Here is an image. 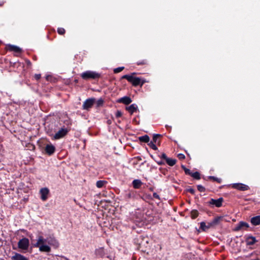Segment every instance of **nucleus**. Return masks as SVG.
<instances>
[{
	"mask_svg": "<svg viewBox=\"0 0 260 260\" xmlns=\"http://www.w3.org/2000/svg\"><path fill=\"white\" fill-rule=\"evenodd\" d=\"M137 74V73H132L131 75H124L122 76L121 79H126L133 86L136 87L140 85L141 84V78L135 77V76Z\"/></svg>",
	"mask_w": 260,
	"mask_h": 260,
	"instance_id": "f257e3e1",
	"label": "nucleus"
},
{
	"mask_svg": "<svg viewBox=\"0 0 260 260\" xmlns=\"http://www.w3.org/2000/svg\"><path fill=\"white\" fill-rule=\"evenodd\" d=\"M81 77L85 80H98L100 78H101V75L100 73L92 71H86L84 72H83L81 75Z\"/></svg>",
	"mask_w": 260,
	"mask_h": 260,
	"instance_id": "f03ea898",
	"label": "nucleus"
},
{
	"mask_svg": "<svg viewBox=\"0 0 260 260\" xmlns=\"http://www.w3.org/2000/svg\"><path fill=\"white\" fill-rule=\"evenodd\" d=\"M224 217L222 216H217L211 221L208 222V228H215L217 225H219L223 220Z\"/></svg>",
	"mask_w": 260,
	"mask_h": 260,
	"instance_id": "7ed1b4c3",
	"label": "nucleus"
},
{
	"mask_svg": "<svg viewBox=\"0 0 260 260\" xmlns=\"http://www.w3.org/2000/svg\"><path fill=\"white\" fill-rule=\"evenodd\" d=\"M69 132V128H65V126H63L53 136V139L58 140L62 138Z\"/></svg>",
	"mask_w": 260,
	"mask_h": 260,
	"instance_id": "20e7f679",
	"label": "nucleus"
},
{
	"mask_svg": "<svg viewBox=\"0 0 260 260\" xmlns=\"http://www.w3.org/2000/svg\"><path fill=\"white\" fill-rule=\"evenodd\" d=\"M139 194L137 191L134 190H129L125 192L124 198L126 201L131 200H135L138 198Z\"/></svg>",
	"mask_w": 260,
	"mask_h": 260,
	"instance_id": "39448f33",
	"label": "nucleus"
},
{
	"mask_svg": "<svg viewBox=\"0 0 260 260\" xmlns=\"http://www.w3.org/2000/svg\"><path fill=\"white\" fill-rule=\"evenodd\" d=\"M29 245V241L27 238H23L20 239L18 243V247L19 248L26 250L28 249Z\"/></svg>",
	"mask_w": 260,
	"mask_h": 260,
	"instance_id": "423d86ee",
	"label": "nucleus"
},
{
	"mask_svg": "<svg viewBox=\"0 0 260 260\" xmlns=\"http://www.w3.org/2000/svg\"><path fill=\"white\" fill-rule=\"evenodd\" d=\"M95 100L94 98L87 99L83 103L82 105V109L83 110H89L92 108L93 104L95 103Z\"/></svg>",
	"mask_w": 260,
	"mask_h": 260,
	"instance_id": "0eeeda50",
	"label": "nucleus"
},
{
	"mask_svg": "<svg viewBox=\"0 0 260 260\" xmlns=\"http://www.w3.org/2000/svg\"><path fill=\"white\" fill-rule=\"evenodd\" d=\"M159 156L160 159L165 160L166 162L170 166H173L176 163L177 160L176 159L168 157L165 153H162L160 155H159Z\"/></svg>",
	"mask_w": 260,
	"mask_h": 260,
	"instance_id": "6e6552de",
	"label": "nucleus"
},
{
	"mask_svg": "<svg viewBox=\"0 0 260 260\" xmlns=\"http://www.w3.org/2000/svg\"><path fill=\"white\" fill-rule=\"evenodd\" d=\"M232 187L241 191H245L249 189V187L248 185L241 183H233L232 184Z\"/></svg>",
	"mask_w": 260,
	"mask_h": 260,
	"instance_id": "1a4fd4ad",
	"label": "nucleus"
},
{
	"mask_svg": "<svg viewBox=\"0 0 260 260\" xmlns=\"http://www.w3.org/2000/svg\"><path fill=\"white\" fill-rule=\"evenodd\" d=\"M223 202V199L222 198H220L217 200L211 199L208 202V204L214 205L216 207H220L222 206Z\"/></svg>",
	"mask_w": 260,
	"mask_h": 260,
	"instance_id": "9d476101",
	"label": "nucleus"
},
{
	"mask_svg": "<svg viewBox=\"0 0 260 260\" xmlns=\"http://www.w3.org/2000/svg\"><path fill=\"white\" fill-rule=\"evenodd\" d=\"M41 199L43 201H45L48 199V196L49 193V189L47 187H44L40 189Z\"/></svg>",
	"mask_w": 260,
	"mask_h": 260,
	"instance_id": "9b49d317",
	"label": "nucleus"
},
{
	"mask_svg": "<svg viewBox=\"0 0 260 260\" xmlns=\"http://www.w3.org/2000/svg\"><path fill=\"white\" fill-rule=\"evenodd\" d=\"M45 151L48 155H51L55 152V147L52 144H48L45 146Z\"/></svg>",
	"mask_w": 260,
	"mask_h": 260,
	"instance_id": "f8f14e48",
	"label": "nucleus"
},
{
	"mask_svg": "<svg viewBox=\"0 0 260 260\" xmlns=\"http://www.w3.org/2000/svg\"><path fill=\"white\" fill-rule=\"evenodd\" d=\"M245 242L247 245L251 246L257 242V240H256L254 237L251 235H247L245 236Z\"/></svg>",
	"mask_w": 260,
	"mask_h": 260,
	"instance_id": "ddd939ff",
	"label": "nucleus"
},
{
	"mask_svg": "<svg viewBox=\"0 0 260 260\" xmlns=\"http://www.w3.org/2000/svg\"><path fill=\"white\" fill-rule=\"evenodd\" d=\"M118 103H122L124 105H128L132 102L131 98L127 96H124L122 98H119L117 100Z\"/></svg>",
	"mask_w": 260,
	"mask_h": 260,
	"instance_id": "4468645a",
	"label": "nucleus"
},
{
	"mask_svg": "<svg viewBox=\"0 0 260 260\" xmlns=\"http://www.w3.org/2000/svg\"><path fill=\"white\" fill-rule=\"evenodd\" d=\"M249 227V224L244 221H240L234 229L235 231H239L241 230L247 229Z\"/></svg>",
	"mask_w": 260,
	"mask_h": 260,
	"instance_id": "2eb2a0df",
	"label": "nucleus"
},
{
	"mask_svg": "<svg viewBox=\"0 0 260 260\" xmlns=\"http://www.w3.org/2000/svg\"><path fill=\"white\" fill-rule=\"evenodd\" d=\"M95 254L98 257L103 258L106 256L107 253L103 247H100L95 249Z\"/></svg>",
	"mask_w": 260,
	"mask_h": 260,
	"instance_id": "dca6fc26",
	"label": "nucleus"
},
{
	"mask_svg": "<svg viewBox=\"0 0 260 260\" xmlns=\"http://www.w3.org/2000/svg\"><path fill=\"white\" fill-rule=\"evenodd\" d=\"M126 110L132 115L134 112H136L138 111V106L135 104H132L129 106L126 107Z\"/></svg>",
	"mask_w": 260,
	"mask_h": 260,
	"instance_id": "f3484780",
	"label": "nucleus"
},
{
	"mask_svg": "<svg viewBox=\"0 0 260 260\" xmlns=\"http://www.w3.org/2000/svg\"><path fill=\"white\" fill-rule=\"evenodd\" d=\"M7 47V49L9 51H14V52H15L16 53H20L22 52L21 49L16 46L13 45H8Z\"/></svg>",
	"mask_w": 260,
	"mask_h": 260,
	"instance_id": "a211bd4d",
	"label": "nucleus"
},
{
	"mask_svg": "<svg viewBox=\"0 0 260 260\" xmlns=\"http://www.w3.org/2000/svg\"><path fill=\"white\" fill-rule=\"evenodd\" d=\"M12 260H29L28 258L25 257L24 255L15 252L14 255L11 257Z\"/></svg>",
	"mask_w": 260,
	"mask_h": 260,
	"instance_id": "6ab92c4d",
	"label": "nucleus"
},
{
	"mask_svg": "<svg viewBox=\"0 0 260 260\" xmlns=\"http://www.w3.org/2000/svg\"><path fill=\"white\" fill-rule=\"evenodd\" d=\"M162 137V135L160 134H154L153 136L152 141L154 143H156L158 145H160V140L159 138Z\"/></svg>",
	"mask_w": 260,
	"mask_h": 260,
	"instance_id": "aec40b11",
	"label": "nucleus"
},
{
	"mask_svg": "<svg viewBox=\"0 0 260 260\" xmlns=\"http://www.w3.org/2000/svg\"><path fill=\"white\" fill-rule=\"evenodd\" d=\"M143 183L139 179H135L132 182V185L135 189H139L141 187Z\"/></svg>",
	"mask_w": 260,
	"mask_h": 260,
	"instance_id": "412c9836",
	"label": "nucleus"
},
{
	"mask_svg": "<svg viewBox=\"0 0 260 260\" xmlns=\"http://www.w3.org/2000/svg\"><path fill=\"white\" fill-rule=\"evenodd\" d=\"M250 222L253 225H258L260 224V215L252 217L250 219Z\"/></svg>",
	"mask_w": 260,
	"mask_h": 260,
	"instance_id": "4be33fe9",
	"label": "nucleus"
},
{
	"mask_svg": "<svg viewBox=\"0 0 260 260\" xmlns=\"http://www.w3.org/2000/svg\"><path fill=\"white\" fill-rule=\"evenodd\" d=\"M46 242V240L45 239L43 236H39L38 237V239L37 240V243L34 245L35 247H38L41 245H44V243Z\"/></svg>",
	"mask_w": 260,
	"mask_h": 260,
	"instance_id": "5701e85b",
	"label": "nucleus"
},
{
	"mask_svg": "<svg viewBox=\"0 0 260 260\" xmlns=\"http://www.w3.org/2000/svg\"><path fill=\"white\" fill-rule=\"evenodd\" d=\"M63 123L64 124L65 128H69V132L71 129V126L72 125V120L68 117L66 119H65L63 121Z\"/></svg>",
	"mask_w": 260,
	"mask_h": 260,
	"instance_id": "b1692460",
	"label": "nucleus"
},
{
	"mask_svg": "<svg viewBox=\"0 0 260 260\" xmlns=\"http://www.w3.org/2000/svg\"><path fill=\"white\" fill-rule=\"evenodd\" d=\"M38 247L39 248L40 251L41 252H49L51 251V248L47 245H41Z\"/></svg>",
	"mask_w": 260,
	"mask_h": 260,
	"instance_id": "393cba45",
	"label": "nucleus"
},
{
	"mask_svg": "<svg viewBox=\"0 0 260 260\" xmlns=\"http://www.w3.org/2000/svg\"><path fill=\"white\" fill-rule=\"evenodd\" d=\"M138 139H139V140L141 142H143V143H148L149 142V141H150V138L147 135H145L144 136H142L139 137L138 138Z\"/></svg>",
	"mask_w": 260,
	"mask_h": 260,
	"instance_id": "a878e982",
	"label": "nucleus"
},
{
	"mask_svg": "<svg viewBox=\"0 0 260 260\" xmlns=\"http://www.w3.org/2000/svg\"><path fill=\"white\" fill-rule=\"evenodd\" d=\"M107 184V181L105 180H99L96 183V186L98 188H102Z\"/></svg>",
	"mask_w": 260,
	"mask_h": 260,
	"instance_id": "bb28decb",
	"label": "nucleus"
},
{
	"mask_svg": "<svg viewBox=\"0 0 260 260\" xmlns=\"http://www.w3.org/2000/svg\"><path fill=\"white\" fill-rule=\"evenodd\" d=\"M136 64L137 66H147L148 64V61L146 59L138 60Z\"/></svg>",
	"mask_w": 260,
	"mask_h": 260,
	"instance_id": "cd10ccee",
	"label": "nucleus"
},
{
	"mask_svg": "<svg viewBox=\"0 0 260 260\" xmlns=\"http://www.w3.org/2000/svg\"><path fill=\"white\" fill-rule=\"evenodd\" d=\"M199 213L197 210L193 209L190 212V217L192 219H196L199 216Z\"/></svg>",
	"mask_w": 260,
	"mask_h": 260,
	"instance_id": "c85d7f7f",
	"label": "nucleus"
},
{
	"mask_svg": "<svg viewBox=\"0 0 260 260\" xmlns=\"http://www.w3.org/2000/svg\"><path fill=\"white\" fill-rule=\"evenodd\" d=\"M200 229L203 231H206L207 230L209 229H211L210 228H208V224L206 225V223L204 221L203 222H201L200 223Z\"/></svg>",
	"mask_w": 260,
	"mask_h": 260,
	"instance_id": "c756f323",
	"label": "nucleus"
},
{
	"mask_svg": "<svg viewBox=\"0 0 260 260\" xmlns=\"http://www.w3.org/2000/svg\"><path fill=\"white\" fill-rule=\"evenodd\" d=\"M48 243L49 244L53 245L56 246L57 247L59 245L58 242L57 241V240H55L54 238H52V239H51L49 240L48 241Z\"/></svg>",
	"mask_w": 260,
	"mask_h": 260,
	"instance_id": "7c9ffc66",
	"label": "nucleus"
},
{
	"mask_svg": "<svg viewBox=\"0 0 260 260\" xmlns=\"http://www.w3.org/2000/svg\"><path fill=\"white\" fill-rule=\"evenodd\" d=\"M190 176H191L192 177H193V178H194L195 179H197V180H199L201 179L200 174L198 172L192 173Z\"/></svg>",
	"mask_w": 260,
	"mask_h": 260,
	"instance_id": "2f4dec72",
	"label": "nucleus"
},
{
	"mask_svg": "<svg viewBox=\"0 0 260 260\" xmlns=\"http://www.w3.org/2000/svg\"><path fill=\"white\" fill-rule=\"evenodd\" d=\"M181 168L184 171L186 175L191 176L192 172L189 169L186 168L184 165H181Z\"/></svg>",
	"mask_w": 260,
	"mask_h": 260,
	"instance_id": "473e14b6",
	"label": "nucleus"
},
{
	"mask_svg": "<svg viewBox=\"0 0 260 260\" xmlns=\"http://www.w3.org/2000/svg\"><path fill=\"white\" fill-rule=\"evenodd\" d=\"M148 145L154 150H157L158 149L157 146L153 142L150 141L148 143Z\"/></svg>",
	"mask_w": 260,
	"mask_h": 260,
	"instance_id": "72a5a7b5",
	"label": "nucleus"
},
{
	"mask_svg": "<svg viewBox=\"0 0 260 260\" xmlns=\"http://www.w3.org/2000/svg\"><path fill=\"white\" fill-rule=\"evenodd\" d=\"M209 179H211V180H213L214 181H216V182H217L218 183H220L221 182V181H222L221 179L217 178V177H214V176H209Z\"/></svg>",
	"mask_w": 260,
	"mask_h": 260,
	"instance_id": "f704fd0d",
	"label": "nucleus"
},
{
	"mask_svg": "<svg viewBox=\"0 0 260 260\" xmlns=\"http://www.w3.org/2000/svg\"><path fill=\"white\" fill-rule=\"evenodd\" d=\"M104 100L101 98L96 102V105L97 107H101L103 105Z\"/></svg>",
	"mask_w": 260,
	"mask_h": 260,
	"instance_id": "c9c22d12",
	"label": "nucleus"
},
{
	"mask_svg": "<svg viewBox=\"0 0 260 260\" xmlns=\"http://www.w3.org/2000/svg\"><path fill=\"white\" fill-rule=\"evenodd\" d=\"M57 32L60 35H63L66 32V30L62 27H58Z\"/></svg>",
	"mask_w": 260,
	"mask_h": 260,
	"instance_id": "e433bc0d",
	"label": "nucleus"
},
{
	"mask_svg": "<svg viewBox=\"0 0 260 260\" xmlns=\"http://www.w3.org/2000/svg\"><path fill=\"white\" fill-rule=\"evenodd\" d=\"M124 67H120L117 68L114 70V73L115 74L120 73V72L123 71L124 70Z\"/></svg>",
	"mask_w": 260,
	"mask_h": 260,
	"instance_id": "4c0bfd02",
	"label": "nucleus"
},
{
	"mask_svg": "<svg viewBox=\"0 0 260 260\" xmlns=\"http://www.w3.org/2000/svg\"><path fill=\"white\" fill-rule=\"evenodd\" d=\"M186 191L187 192L190 193L191 194H193V195L194 194V193H195L194 189L190 186H189L188 188H187L186 189Z\"/></svg>",
	"mask_w": 260,
	"mask_h": 260,
	"instance_id": "58836bf2",
	"label": "nucleus"
},
{
	"mask_svg": "<svg viewBox=\"0 0 260 260\" xmlns=\"http://www.w3.org/2000/svg\"><path fill=\"white\" fill-rule=\"evenodd\" d=\"M197 188L200 192H204L206 190L205 188L201 185H198Z\"/></svg>",
	"mask_w": 260,
	"mask_h": 260,
	"instance_id": "ea45409f",
	"label": "nucleus"
},
{
	"mask_svg": "<svg viewBox=\"0 0 260 260\" xmlns=\"http://www.w3.org/2000/svg\"><path fill=\"white\" fill-rule=\"evenodd\" d=\"M122 115V113L120 111L117 110L116 112L115 116L117 118H119L121 117Z\"/></svg>",
	"mask_w": 260,
	"mask_h": 260,
	"instance_id": "a19ab883",
	"label": "nucleus"
},
{
	"mask_svg": "<svg viewBox=\"0 0 260 260\" xmlns=\"http://www.w3.org/2000/svg\"><path fill=\"white\" fill-rule=\"evenodd\" d=\"M159 171H160V172L161 173H162L164 175H166L167 174V173L168 172V170L167 169H164L162 168H160L159 169Z\"/></svg>",
	"mask_w": 260,
	"mask_h": 260,
	"instance_id": "79ce46f5",
	"label": "nucleus"
},
{
	"mask_svg": "<svg viewBox=\"0 0 260 260\" xmlns=\"http://www.w3.org/2000/svg\"><path fill=\"white\" fill-rule=\"evenodd\" d=\"M179 159H184L185 158V155L182 153H179L177 155Z\"/></svg>",
	"mask_w": 260,
	"mask_h": 260,
	"instance_id": "37998d69",
	"label": "nucleus"
},
{
	"mask_svg": "<svg viewBox=\"0 0 260 260\" xmlns=\"http://www.w3.org/2000/svg\"><path fill=\"white\" fill-rule=\"evenodd\" d=\"M155 161L156 162V163L158 165H165V162L162 160L163 159H160V160H156L155 159H154Z\"/></svg>",
	"mask_w": 260,
	"mask_h": 260,
	"instance_id": "c03bdc74",
	"label": "nucleus"
},
{
	"mask_svg": "<svg viewBox=\"0 0 260 260\" xmlns=\"http://www.w3.org/2000/svg\"><path fill=\"white\" fill-rule=\"evenodd\" d=\"M153 197L154 198H155V199H158V200H160V197H159V195H158V194H157V193H156V192H154V193H153Z\"/></svg>",
	"mask_w": 260,
	"mask_h": 260,
	"instance_id": "a18cd8bd",
	"label": "nucleus"
},
{
	"mask_svg": "<svg viewBox=\"0 0 260 260\" xmlns=\"http://www.w3.org/2000/svg\"><path fill=\"white\" fill-rule=\"evenodd\" d=\"M34 77L36 80H39L41 78V74H35Z\"/></svg>",
	"mask_w": 260,
	"mask_h": 260,
	"instance_id": "49530a36",
	"label": "nucleus"
},
{
	"mask_svg": "<svg viewBox=\"0 0 260 260\" xmlns=\"http://www.w3.org/2000/svg\"><path fill=\"white\" fill-rule=\"evenodd\" d=\"M25 63L26 64V65L28 66V67H30L31 66V61L28 60V59H26L25 60Z\"/></svg>",
	"mask_w": 260,
	"mask_h": 260,
	"instance_id": "de8ad7c7",
	"label": "nucleus"
},
{
	"mask_svg": "<svg viewBox=\"0 0 260 260\" xmlns=\"http://www.w3.org/2000/svg\"><path fill=\"white\" fill-rule=\"evenodd\" d=\"M145 82L146 80L145 79H142L141 78V84H140V86L142 87Z\"/></svg>",
	"mask_w": 260,
	"mask_h": 260,
	"instance_id": "09e8293b",
	"label": "nucleus"
},
{
	"mask_svg": "<svg viewBox=\"0 0 260 260\" xmlns=\"http://www.w3.org/2000/svg\"><path fill=\"white\" fill-rule=\"evenodd\" d=\"M107 123L108 125H110V124H111V123H112V120H111V119H108V120L107 121Z\"/></svg>",
	"mask_w": 260,
	"mask_h": 260,
	"instance_id": "8fccbe9b",
	"label": "nucleus"
},
{
	"mask_svg": "<svg viewBox=\"0 0 260 260\" xmlns=\"http://www.w3.org/2000/svg\"><path fill=\"white\" fill-rule=\"evenodd\" d=\"M47 133L49 134V136H53V134L52 131L49 132V130L47 131Z\"/></svg>",
	"mask_w": 260,
	"mask_h": 260,
	"instance_id": "3c124183",
	"label": "nucleus"
},
{
	"mask_svg": "<svg viewBox=\"0 0 260 260\" xmlns=\"http://www.w3.org/2000/svg\"><path fill=\"white\" fill-rule=\"evenodd\" d=\"M33 59L35 60H37V56H35L33 57Z\"/></svg>",
	"mask_w": 260,
	"mask_h": 260,
	"instance_id": "603ef678",
	"label": "nucleus"
},
{
	"mask_svg": "<svg viewBox=\"0 0 260 260\" xmlns=\"http://www.w3.org/2000/svg\"><path fill=\"white\" fill-rule=\"evenodd\" d=\"M149 190H150V191H153V187H150V188H149Z\"/></svg>",
	"mask_w": 260,
	"mask_h": 260,
	"instance_id": "864d4df0",
	"label": "nucleus"
},
{
	"mask_svg": "<svg viewBox=\"0 0 260 260\" xmlns=\"http://www.w3.org/2000/svg\"><path fill=\"white\" fill-rule=\"evenodd\" d=\"M151 157L154 159V158L153 157L152 155H151Z\"/></svg>",
	"mask_w": 260,
	"mask_h": 260,
	"instance_id": "5fc2aeb1",
	"label": "nucleus"
},
{
	"mask_svg": "<svg viewBox=\"0 0 260 260\" xmlns=\"http://www.w3.org/2000/svg\"><path fill=\"white\" fill-rule=\"evenodd\" d=\"M2 6V4H0V6Z\"/></svg>",
	"mask_w": 260,
	"mask_h": 260,
	"instance_id": "6e6d98bb",
	"label": "nucleus"
}]
</instances>
